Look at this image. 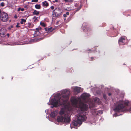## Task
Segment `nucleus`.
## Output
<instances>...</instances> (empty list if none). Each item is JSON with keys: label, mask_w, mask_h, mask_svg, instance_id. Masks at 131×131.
<instances>
[{"label": "nucleus", "mask_w": 131, "mask_h": 131, "mask_svg": "<svg viewBox=\"0 0 131 131\" xmlns=\"http://www.w3.org/2000/svg\"><path fill=\"white\" fill-rule=\"evenodd\" d=\"M62 12V10L61 9L57 7L52 11L53 16L55 17H57L60 15Z\"/></svg>", "instance_id": "obj_5"}, {"label": "nucleus", "mask_w": 131, "mask_h": 131, "mask_svg": "<svg viewBox=\"0 0 131 131\" xmlns=\"http://www.w3.org/2000/svg\"><path fill=\"white\" fill-rule=\"evenodd\" d=\"M88 51H91V49H89V50H88Z\"/></svg>", "instance_id": "obj_44"}, {"label": "nucleus", "mask_w": 131, "mask_h": 131, "mask_svg": "<svg viewBox=\"0 0 131 131\" xmlns=\"http://www.w3.org/2000/svg\"><path fill=\"white\" fill-rule=\"evenodd\" d=\"M64 110L62 109L61 110L59 113L60 115L57 116V121L58 122L69 124L71 121V118L68 114H64Z\"/></svg>", "instance_id": "obj_3"}, {"label": "nucleus", "mask_w": 131, "mask_h": 131, "mask_svg": "<svg viewBox=\"0 0 131 131\" xmlns=\"http://www.w3.org/2000/svg\"><path fill=\"white\" fill-rule=\"evenodd\" d=\"M111 95V93H108V95L109 96H110V95Z\"/></svg>", "instance_id": "obj_41"}, {"label": "nucleus", "mask_w": 131, "mask_h": 131, "mask_svg": "<svg viewBox=\"0 0 131 131\" xmlns=\"http://www.w3.org/2000/svg\"><path fill=\"white\" fill-rule=\"evenodd\" d=\"M7 36H8V37L9 36V34L8 33L7 34Z\"/></svg>", "instance_id": "obj_40"}, {"label": "nucleus", "mask_w": 131, "mask_h": 131, "mask_svg": "<svg viewBox=\"0 0 131 131\" xmlns=\"http://www.w3.org/2000/svg\"><path fill=\"white\" fill-rule=\"evenodd\" d=\"M89 106L90 108L91 109L93 108L94 107V105L93 104H92V105H89Z\"/></svg>", "instance_id": "obj_25"}, {"label": "nucleus", "mask_w": 131, "mask_h": 131, "mask_svg": "<svg viewBox=\"0 0 131 131\" xmlns=\"http://www.w3.org/2000/svg\"><path fill=\"white\" fill-rule=\"evenodd\" d=\"M125 38L123 37H121L118 41V42L119 45H124L125 44Z\"/></svg>", "instance_id": "obj_8"}, {"label": "nucleus", "mask_w": 131, "mask_h": 131, "mask_svg": "<svg viewBox=\"0 0 131 131\" xmlns=\"http://www.w3.org/2000/svg\"><path fill=\"white\" fill-rule=\"evenodd\" d=\"M0 19L3 22H6L8 20V16L7 14L2 12L0 16Z\"/></svg>", "instance_id": "obj_6"}, {"label": "nucleus", "mask_w": 131, "mask_h": 131, "mask_svg": "<svg viewBox=\"0 0 131 131\" xmlns=\"http://www.w3.org/2000/svg\"><path fill=\"white\" fill-rule=\"evenodd\" d=\"M41 29L42 28L41 27H39L38 28H36V31H39V30H41Z\"/></svg>", "instance_id": "obj_24"}, {"label": "nucleus", "mask_w": 131, "mask_h": 131, "mask_svg": "<svg viewBox=\"0 0 131 131\" xmlns=\"http://www.w3.org/2000/svg\"><path fill=\"white\" fill-rule=\"evenodd\" d=\"M35 7L37 9H39L41 7L40 5L37 4L35 5Z\"/></svg>", "instance_id": "obj_19"}, {"label": "nucleus", "mask_w": 131, "mask_h": 131, "mask_svg": "<svg viewBox=\"0 0 131 131\" xmlns=\"http://www.w3.org/2000/svg\"><path fill=\"white\" fill-rule=\"evenodd\" d=\"M79 107L81 110L83 111H86L88 108V105L83 103H80L79 104Z\"/></svg>", "instance_id": "obj_7"}, {"label": "nucleus", "mask_w": 131, "mask_h": 131, "mask_svg": "<svg viewBox=\"0 0 131 131\" xmlns=\"http://www.w3.org/2000/svg\"><path fill=\"white\" fill-rule=\"evenodd\" d=\"M42 38H35V39L34 40L35 41H40L41 40H42Z\"/></svg>", "instance_id": "obj_21"}, {"label": "nucleus", "mask_w": 131, "mask_h": 131, "mask_svg": "<svg viewBox=\"0 0 131 131\" xmlns=\"http://www.w3.org/2000/svg\"><path fill=\"white\" fill-rule=\"evenodd\" d=\"M80 87H76L74 88V90L75 92H77L78 93L80 92Z\"/></svg>", "instance_id": "obj_15"}, {"label": "nucleus", "mask_w": 131, "mask_h": 131, "mask_svg": "<svg viewBox=\"0 0 131 131\" xmlns=\"http://www.w3.org/2000/svg\"><path fill=\"white\" fill-rule=\"evenodd\" d=\"M14 18H17V17L16 16H14Z\"/></svg>", "instance_id": "obj_43"}, {"label": "nucleus", "mask_w": 131, "mask_h": 131, "mask_svg": "<svg viewBox=\"0 0 131 131\" xmlns=\"http://www.w3.org/2000/svg\"><path fill=\"white\" fill-rule=\"evenodd\" d=\"M82 29L84 31L85 29H86L87 31V33L89 31L92 30V28L91 27L88 26H83L82 27Z\"/></svg>", "instance_id": "obj_9"}, {"label": "nucleus", "mask_w": 131, "mask_h": 131, "mask_svg": "<svg viewBox=\"0 0 131 131\" xmlns=\"http://www.w3.org/2000/svg\"><path fill=\"white\" fill-rule=\"evenodd\" d=\"M81 8V7H79V8H78L77 10H76V11L77 12Z\"/></svg>", "instance_id": "obj_32"}, {"label": "nucleus", "mask_w": 131, "mask_h": 131, "mask_svg": "<svg viewBox=\"0 0 131 131\" xmlns=\"http://www.w3.org/2000/svg\"><path fill=\"white\" fill-rule=\"evenodd\" d=\"M63 16L64 17H67V15L66 14H63Z\"/></svg>", "instance_id": "obj_38"}, {"label": "nucleus", "mask_w": 131, "mask_h": 131, "mask_svg": "<svg viewBox=\"0 0 131 131\" xmlns=\"http://www.w3.org/2000/svg\"><path fill=\"white\" fill-rule=\"evenodd\" d=\"M77 121L74 120L72 122V124L74 126H77L78 125L80 126L82 123L83 121H85L87 119V117L85 115H81L80 114L78 115Z\"/></svg>", "instance_id": "obj_4"}, {"label": "nucleus", "mask_w": 131, "mask_h": 131, "mask_svg": "<svg viewBox=\"0 0 131 131\" xmlns=\"http://www.w3.org/2000/svg\"><path fill=\"white\" fill-rule=\"evenodd\" d=\"M40 25L42 26L45 27L46 26V24L43 22H41L40 23Z\"/></svg>", "instance_id": "obj_23"}, {"label": "nucleus", "mask_w": 131, "mask_h": 131, "mask_svg": "<svg viewBox=\"0 0 131 131\" xmlns=\"http://www.w3.org/2000/svg\"><path fill=\"white\" fill-rule=\"evenodd\" d=\"M38 1V0H32L31 1L32 2H37Z\"/></svg>", "instance_id": "obj_29"}, {"label": "nucleus", "mask_w": 131, "mask_h": 131, "mask_svg": "<svg viewBox=\"0 0 131 131\" xmlns=\"http://www.w3.org/2000/svg\"><path fill=\"white\" fill-rule=\"evenodd\" d=\"M103 97L105 99H106V95L105 94H104L103 95Z\"/></svg>", "instance_id": "obj_36"}, {"label": "nucleus", "mask_w": 131, "mask_h": 131, "mask_svg": "<svg viewBox=\"0 0 131 131\" xmlns=\"http://www.w3.org/2000/svg\"><path fill=\"white\" fill-rule=\"evenodd\" d=\"M66 15H68L69 14V12H67L66 13Z\"/></svg>", "instance_id": "obj_35"}, {"label": "nucleus", "mask_w": 131, "mask_h": 131, "mask_svg": "<svg viewBox=\"0 0 131 131\" xmlns=\"http://www.w3.org/2000/svg\"><path fill=\"white\" fill-rule=\"evenodd\" d=\"M71 102L74 104H76L77 103V100L75 99H74L72 100L71 101Z\"/></svg>", "instance_id": "obj_18"}, {"label": "nucleus", "mask_w": 131, "mask_h": 131, "mask_svg": "<svg viewBox=\"0 0 131 131\" xmlns=\"http://www.w3.org/2000/svg\"><path fill=\"white\" fill-rule=\"evenodd\" d=\"M91 59L92 60H93L94 59V58L93 57H91Z\"/></svg>", "instance_id": "obj_39"}, {"label": "nucleus", "mask_w": 131, "mask_h": 131, "mask_svg": "<svg viewBox=\"0 0 131 131\" xmlns=\"http://www.w3.org/2000/svg\"><path fill=\"white\" fill-rule=\"evenodd\" d=\"M20 24L19 23H17V25H16V27L18 28L20 27V26L19 25Z\"/></svg>", "instance_id": "obj_31"}, {"label": "nucleus", "mask_w": 131, "mask_h": 131, "mask_svg": "<svg viewBox=\"0 0 131 131\" xmlns=\"http://www.w3.org/2000/svg\"><path fill=\"white\" fill-rule=\"evenodd\" d=\"M45 29L46 31H47V32H52L54 30V29H52V27H51L50 28L46 27L45 28Z\"/></svg>", "instance_id": "obj_12"}, {"label": "nucleus", "mask_w": 131, "mask_h": 131, "mask_svg": "<svg viewBox=\"0 0 131 131\" xmlns=\"http://www.w3.org/2000/svg\"><path fill=\"white\" fill-rule=\"evenodd\" d=\"M20 10H21V8H18V11H19Z\"/></svg>", "instance_id": "obj_42"}, {"label": "nucleus", "mask_w": 131, "mask_h": 131, "mask_svg": "<svg viewBox=\"0 0 131 131\" xmlns=\"http://www.w3.org/2000/svg\"><path fill=\"white\" fill-rule=\"evenodd\" d=\"M2 12H1V9H0V14H1V13H2Z\"/></svg>", "instance_id": "obj_45"}, {"label": "nucleus", "mask_w": 131, "mask_h": 131, "mask_svg": "<svg viewBox=\"0 0 131 131\" xmlns=\"http://www.w3.org/2000/svg\"><path fill=\"white\" fill-rule=\"evenodd\" d=\"M28 24H29L30 25V27H31L33 26V24H31L30 23Z\"/></svg>", "instance_id": "obj_33"}, {"label": "nucleus", "mask_w": 131, "mask_h": 131, "mask_svg": "<svg viewBox=\"0 0 131 131\" xmlns=\"http://www.w3.org/2000/svg\"><path fill=\"white\" fill-rule=\"evenodd\" d=\"M40 32L38 31H35L34 34V37H36L39 36L40 35Z\"/></svg>", "instance_id": "obj_14"}, {"label": "nucleus", "mask_w": 131, "mask_h": 131, "mask_svg": "<svg viewBox=\"0 0 131 131\" xmlns=\"http://www.w3.org/2000/svg\"><path fill=\"white\" fill-rule=\"evenodd\" d=\"M65 2H68L69 3L72 2L73 1V0H64Z\"/></svg>", "instance_id": "obj_22"}, {"label": "nucleus", "mask_w": 131, "mask_h": 131, "mask_svg": "<svg viewBox=\"0 0 131 131\" xmlns=\"http://www.w3.org/2000/svg\"><path fill=\"white\" fill-rule=\"evenodd\" d=\"M5 4L3 2H2L0 4V5L2 7H3L5 6Z\"/></svg>", "instance_id": "obj_27"}, {"label": "nucleus", "mask_w": 131, "mask_h": 131, "mask_svg": "<svg viewBox=\"0 0 131 131\" xmlns=\"http://www.w3.org/2000/svg\"><path fill=\"white\" fill-rule=\"evenodd\" d=\"M58 2V0H55V1H53V3H55V2L57 3Z\"/></svg>", "instance_id": "obj_34"}, {"label": "nucleus", "mask_w": 131, "mask_h": 131, "mask_svg": "<svg viewBox=\"0 0 131 131\" xmlns=\"http://www.w3.org/2000/svg\"><path fill=\"white\" fill-rule=\"evenodd\" d=\"M33 19L35 20V21H36L37 20V17L36 16H34L33 17Z\"/></svg>", "instance_id": "obj_30"}, {"label": "nucleus", "mask_w": 131, "mask_h": 131, "mask_svg": "<svg viewBox=\"0 0 131 131\" xmlns=\"http://www.w3.org/2000/svg\"><path fill=\"white\" fill-rule=\"evenodd\" d=\"M6 31V29L5 28H1L0 30V34L3 35H4Z\"/></svg>", "instance_id": "obj_13"}, {"label": "nucleus", "mask_w": 131, "mask_h": 131, "mask_svg": "<svg viewBox=\"0 0 131 131\" xmlns=\"http://www.w3.org/2000/svg\"><path fill=\"white\" fill-rule=\"evenodd\" d=\"M42 5L43 6H45L46 7L49 6V4L46 1H45L42 3Z\"/></svg>", "instance_id": "obj_17"}, {"label": "nucleus", "mask_w": 131, "mask_h": 131, "mask_svg": "<svg viewBox=\"0 0 131 131\" xmlns=\"http://www.w3.org/2000/svg\"><path fill=\"white\" fill-rule=\"evenodd\" d=\"M20 10L21 11H23L24 10V8H21Z\"/></svg>", "instance_id": "obj_37"}, {"label": "nucleus", "mask_w": 131, "mask_h": 131, "mask_svg": "<svg viewBox=\"0 0 131 131\" xmlns=\"http://www.w3.org/2000/svg\"><path fill=\"white\" fill-rule=\"evenodd\" d=\"M99 99L97 98H95L94 99V101L95 102H96L97 101L98 102L99 101Z\"/></svg>", "instance_id": "obj_26"}, {"label": "nucleus", "mask_w": 131, "mask_h": 131, "mask_svg": "<svg viewBox=\"0 0 131 131\" xmlns=\"http://www.w3.org/2000/svg\"><path fill=\"white\" fill-rule=\"evenodd\" d=\"M57 114V112L56 111H54L51 112L50 114V116L51 117H54Z\"/></svg>", "instance_id": "obj_11"}, {"label": "nucleus", "mask_w": 131, "mask_h": 131, "mask_svg": "<svg viewBox=\"0 0 131 131\" xmlns=\"http://www.w3.org/2000/svg\"><path fill=\"white\" fill-rule=\"evenodd\" d=\"M21 21L20 22V23L21 24H24V23H25L26 22V19H24L22 18L21 19Z\"/></svg>", "instance_id": "obj_20"}, {"label": "nucleus", "mask_w": 131, "mask_h": 131, "mask_svg": "<svg viewBox=\"0 0 131 131\" xmlns=\"http://www.w3.org/2000/svg\"><path fill=\"white\" fill-rule=\"evenodd\" d=\"M54 7L53 6H51L50 7V8L51 10H53L54 9Z\"/></svg>", "instance_id": "obj_28"}, {"label": "nucleus", "mask_w": 131, "mask_h": 131, "mask_svg": "<svg viewBox=\"0 0 131 131\" xmlns=\"http://www.w3.org/2000/svg\"><path fill=\"white\" fill-rule=\"evenodd\" d=\"M90 95L87 93H85L83 94L81 96L82 98L84 100L88 99Z\"/></svg>", "instance_id": "obj_10"}, {"label": "nucleus", "mask_w": 131, "mask_h": 131, "mask_svg": "<svg viewBox=\"0 0 131 131\" xmlns=\"http://www.w3.org/2000/svg\"><path fill=\"white\" fill-rule=\"evenodd\" d=\"M63 93V94L62 95V98L58 100L54 99L53 100H51V101L54 107H56L59 105H65L66 104L69 99V95L67 94L65 91Z\"/></svg>", "instance_id": "obj_2"}, {"label": "nucleus", "mask_w": 131, "mask_h": 131, "mask_svg": "<svg viewBox=\"0 0 131 131\" xmlns=\"http://www.w3.org/2000/svg\"><path fill=\"white\" fill-rule=\"evenodd\" d=\"M39 14V12L38 11L36 10H34L32 12V14L33 15L36 16L38 15Z\"/></svg>", "instance_id": "obj_16"}, {"label": "nucleus", "mask_w": 131, "mask_h": 131, "mask_svg": "<svg viewBox=\"0 0 131 131\" xmlns=\"http://www.w3.org/2000/svg\"><path fill=\"white\" fill-rule=\"evenodd\" d=\"M11 27H13V26H12Z\"/></svg>", "instance_id": "obj_46"}, {"label": "nucleus", "mask_w": 131, "mask_h": 131, "mask_svg": "<svg viewBox=\"0 0 131 131\" xmlns=\"http://www.w3.org/2000/svg\"><path fill=\"white\" fill-rule=\"evenodd\" d=\"M117 105L114 109V111L118 112H126L129 111L131 113V107L129 106V101L120 100L117 103Z\"/></svg>", "instance_id": "obj_1"}]
</instances>
